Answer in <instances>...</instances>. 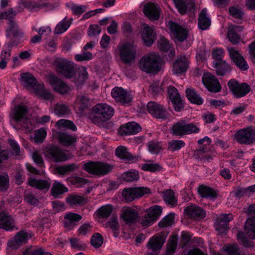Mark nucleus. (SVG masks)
<instances>
[{
  "instance_id": "7c9ffc66",
  "label": "nucleus",
  "mask_w": 255,
  "mask_h": 255,
  "mask_svg": "<svg viewBox=\"0 0 255 255\" xmlns=\"http://www.w3.org/2000/svg\"><path fill=\"white\" fill-rule=\"evenodd\" d=\"M65 200L71 206H82L87 202V198L85 196L75 193L68 194Z\"/></svg>"
},
{
  "instance_id": "864d4df0",
  "label": "nucleus",
  "mask_w": 255,
  "mask_h": 255,
  "mask_svg": "<svg viewBox=\"0 0 255 255\" xmlns=\"http://www.w3.org/2000/svg\"><path fill=\"white\" fill-rule=\"evenodd\" d=\"M138 172L136 170H131L125 172L122 175V178L125 181L132 182L139 179Z\"/></svg>"
},
{
  "instance_id": "f03ea898",
  "label": "nucleus",
  "mask_w": 255,
  "mask_h": 255,
  "mask_svg": "<svg viewBox=\"0 0 255 255\" xmlns=\"http://www.w3.org/2000/svg\"><path fill=\"white\" fill-rule=\"evenodd\" d=\"M161 64L162 60L159 55L150 53L141 57L139 67L144 72L155 74L161 70Z\"/></svg>"
},
{
  "instance_id": "393cba45",
  "label": "nucleus",
  "mask_w": 255,
  "mask_h": 255,
  "mask_svg": "<svg viewBox=\"0 0 255 255\" xmlns=\"http://www.w3.org/2000/svg\"><path fill=\"white\" fill-rule=\"evenodd\" d=\"M82 217L80 215L76 213L69 212L65 215L63 220L64 227L68 230H72L77 225L79 221Z\"/></svg>"
},
{
  "instance_id": "13d9d810",
  "label": "nucleus",
  "mask_w": 255,
  "mask_h": 255,
  "mask_svg": "<svg viewBox=\"0 0 255 255\" xmlns=\"http://www.w3.org/2000/svg\"><path fill=\"white\" fill-rule=\"evenodd\" d=\"M174 213H170L165 216L159 222V226L161 228H164L171 226L174 223Z\"/></svg>"
},
{
  "instance_id": "5701e85b",
  "label": "nucleus",
  "mask_w": 255,
  "mask_h": 255,
  "mask_svg": "<svg viewBox=\"0 0 255 255\" xmlns=\"http://www.w3.org/2000/svg\"><path fill=\"white\" fill-rule=\"evenodd\" d=\"M141 34L143 42L147 46H150L156 38L155 32L148 25H144Z\"/></svg>"
},
{
  "instance_id": "c03bdc74",
  "label": "nucleus",
  "mask_w": 255,
  "mask_h": 255,
  "mask_svg": "<svg viewBox=\"0 0 255 255\" xmlns=\"http://www.w3.org/2000/svg\"><path fill=\"white\" fill-rule=\"evenodd\" d=\"M209 149L207 147H203L194 151L193 156L195 158L203 161H210L212 157L208 154Z\"/></svg>"
},
{
  "instance_id": "2eb2a0df",
  "label": "nucleus",
  "mask_w": 255,
  "mask_h": 255,
  "mask_svg": "<svg viewBox=\"0 0 255 255\" xmlns=\"http://www.w3.org/2000/svg\"><path fill=\"white\" fill-rule=\"evenodd\" d=\"M48 78L50 85L55 92L61 95L68 94L71 92V88L56 75L50 74Z\"/></svg>"
},
{
  "instance_id": "f257e3e1",
  "label": "nucleus",
  "mask_w": 255,
  "mask_h": 255,
  "mask_svg": "<svg viewBox=\"0 0 255 255\" xmlns=\"http://www.w3.org/2000/svg\"><path fill=\"white\" fill-rule=\"evenodd\" d=\"M91 111L89 118L93 123L99 126H103L114 113L113 108L106 104H96L92 107Z\"/></svg>"
},
{
  "instance_id": "bf43d9fd",
  "label": "nucleus",
  "mask_w": 255,
  "mask_h": 255,
  "mask_svg": "<svg viewBox=\"0 0 255 255\" xmlns=\"http://www.w3.org/2000/svg\"><path fill=\"white\" fill-rule=\"evenodd\" d=\"M76 103L80 111L82 112L88 106L89 99L85 96H79L76 99Z\"/></svg>"
},
{
  "instance_id": "4d7b16f0",
  "label": "nucleus",
  "mask_w": 255,
  "mask_h": 255,
  "mask_svg": "<svg viewBox=\"0 0 255 255\" xmlns=\"http://www.w3.org/2000/svg\"><path fill=\"white\" fill-rule=\"evenodd\" d=\"M164 200L168 204L174 206L177 204V201L174 197V193L172 190H167L164 192Z\"/></svg>"
},
{
  "instance_id": "5fc2aeb1",
  "label": "nucleus",
  "mask_w": 255,
  "mask_h": 255,
  "mask_svg": "<svg viewBox=\"0 0 255 255\" xmlns=\"http://www.w3.org/2000/svg\"><path fill=\"white\" fill-rule=\"evenodd\" d=\"M21 5L29 9L30 11H37L40 9V2H37L31 0H21L20 2Z\"/></svg>"
},
{
  "instance_id": "8fccbe9b",
  "label": "nucleus",
  "mask_w": 255,
  "mask_h": 255,
  "mask_svg": "<svg viewBox=\"0 0 255 255\" xmlns=\"http://www.w3.org/2000/svg\"><path fill=\"white\" fill-rule=\"evenodd\" d=\"M70 110L66 104L57 103L54 107V113L55 115L62 117L69 115Z\"/></svg>"
},
{
  "instance_id": "4be33fe9",
  "label": "nucleus",
  "mask_w": 255,
  "mask_h": 255,
  "mask_svg": "<svg viewBox=\"0 0 255 255\" xmlns=\"http://www.w3.org/2000/svg\"><path fill=\"white\" fill-rule=\"evenodd\" d=\"M31 237L30 233L24 231H20L14 236L13 241H10L8 242V246L14 249H16L19 246L26 243Z\"/></svg>"
},
{
  "instance_id": "1a4fd4ad",
  "label": "nucleus",
  "mask_w": 255,
  "mask_h": 255,
  "mask_svg": "<svg viewBox=\"0 0 255 255\" xmlns=\"http://www.w3.org/2000/svg\"><path fill=\"white\" fill-rule=\"evenodd\" d=\"M162 208L154 205L148 209L139 218V222L143 226H151L161 215Z\"/></svg>"
},
{
  "instance_id": "774afa93",
  "label": "nucleus",
  "mask_w": 255,
  "mask_h": 255,
  "mask_svg": "<svg viewBox=\"0 0 255 255\" xmlns=\"http://www.w3.org/2000/svg\"><path fill=\"white\" fill-rule=\"evenodd\" d=\"M225 250L229 255H245L236 244L227 247Z\"/></svg>"
},
{
  "instance_id": "ddd939ff",
  "label": "nucleus",
  "mask_w": 255,
  "mask_h": 255,
  "mask_svg": "<svg viewBox=\"0 0 255 255\" xmlns=\"http://www.w3.org/2000/svg\"><path fill=\"white\" fill-rule=\"evenodd\" d=\"M120 56L122 61L126 64H129L133 61L135 57L136 48L129 43H125L119 46Z\"/></svg>"
},
{
  "instance_id": "37998d69",
  "label": "nucleus",
  "mask_w": 255,
  "mask_h": 255,
  "mask_svg": "<svg viewBox=\"0 0 255 255\" xmlns=\"http://www.w3.org/2000/svg\"><path fill=\"white\" fill-rule=\"evenodd\" d=\"M51 191L53 196L57 198L59 195L67 192L68 189L60 182L55 181L52 185Z\"/></svg>"
},
{
  "instance_id": "0eeeda50",
  "label": "nucleus",
  "mask_w": 255,
  "mask_h": 255,
  "mask_svg": "<svg viewBox=\"0 0 255 255\" xmlns=\"http://www.w3.org/2000/svg\"><path fill=\"white\" fill-rule=\"evenodd\" d=\"M45 158L52 162H61L69 158L68 154L62 149L54 145L48 146L44 152Z\"/></svg>"
},
{
  "instance_id": "79ce46f5",
  "label": "nucleus",
  "mask_w": 255,
  "mask_h": 255,
  "mask_svg": "<svg viewBox=\"0 0 255 255\" xmlns=\"http://www.w3.org/2000/svg\"><path fill=\"white\" fill-rule=\"evenodd\" d=\"M198 191L203 198L215 199L217 196V193L212 188L204 185H200Z\"/></svg>"
},
{
  "instance_id": "4468645a",
  "label": "nucleus",
  "mask_w": 255,
  "mask_h": 255,
  "mask_svg": "<svg viewBox=\"0 0 255 255\" xmlns=\"http://www.w3.org/2000/svg\"><path fill=\"white\" fill-rule=\"evenodd\" d=\"M142 11L145 16L151 21L158 20L161 13L159 5L157 3L151 2L144 4Z\"/></svg>"
},
{
  "instance_id": "3c124183",
  "label": "nucleus",
  "mask_w": 255,
  "mask_h": 255,
  "mask_svg": "<svg viewBox=\"0 0 255 255\" xmlns=\"http://www.w3.org/2000/svg\"><path fill=\"white\" fill-rule=\"evenodd\" d=\"M178 236L172 235L167 245V249L165 255H173L177 246Z\"/></svg>"
},
{
  "instance_id": "9b49d317",
  "label": "nucleus",
  "mask_w": 255,
  "mask_h": 255,
  "mask_svg": "<svg viewBox=\"0 0 255 255\" xmlns=\"http://www.w3.org/2000/svg\"><path fill=\"white\" fill-rule=\"evenodd\" d=\"M235 138L240 144H252L255 141V129L252 127L242 129L236 132Z\"/></svg>"
},
{
  "instance_id": "a19ab883",
  "label": "nucleus",
  "mask_w": 255,
  "mask_h": 255,
  "mask_svg": "<svg viewBox=\"0 0 255 255\" xmlns=\"http://www.w3.org/2000/svg\"><path fill=\"white\" fill-rule=\"evenodd\" d=\"M71 24V19H67L65 17L58 22L54 29L53 32L55 35H59L65 32L70 27Z\"/></svg>"
},
{
  "instance_id": "a18cd8bd",
  "label": "nucleus",
  "mask_w": 255,
  "mask_h": 255,
  "mask_svg": "<svg viewBox=\"0 0 255 255\" xmlns=\"http://www.w3.org/2000/svg\"><path fill=\"white\" fill-rule=\"evenodd\" d=\"M186 96L190 102L193 104L200 105L203 103L201 98L194 90L187 88L186 90Z\"/></svg>"
},
{
  "instance_id": "aec40b11",
  "label": "nucleus",
  "mask_w": 255,
  "mask_h": 255,
  "mask_svg": "<svg viewBox=\"0 0 255 255\" xmlns=\"http://www.w3.org/2000/svg\"><path fill=\"white\" fill-rule=\"evenodd\" d=\"M176 7L182 14L187 12H193L195 10L194 0H173Z\"/></svg>"
},
{
  "instance_id": "052dcab7",
  "label": "nucleus",
  "mask_w": 255,
  "mask_h": 255,
  "mask_svg": "<svg viewBox=\"0 0 255 255\" xmlns=\"http://www.w3.org/2000/svg\"><path fill=\"white\" fill-rule=\"evenodd\" d=\"M36 93L44 100H50L53 98L51 93L45 89L43 85H39L36 89Z\"/></svg>"
},
{
  "instance_id": "b1692460",
  "label": "nucleus",
  "mask_w": 255,
  "mask_h": 255,
  "mask_svg": "<svg viewBox=\"0 0 255 255\" xmlns=\"http://www.w3.org/2000/svg\"><path fill=\"white\" fill-rule=\"evenodd\" d=\"M186 214L193 219H202L206 216V212L201 207L195 205L187 206L184 209Z\"/></svg>"
},
{
  "instance_id": "49530a36",
  "label": "nucleus",
  "mask_w": 255,
  "mask_h": 255,
  "mask_svg": "<svg viewBox=\"0 0 255 255\" xmlns=\"http://www.w3.org/2000/svg\"><path fill=\"white\" fill-rule=\"evenodd\" d=\"M186 122L184 120L175 123L172 127V133L176 136L185 135Z\"/></svg>"
},
{
  "instance_id": "473e14b6",
  "label": "nucleus",
  "mask_w": 255,
  "mask_h": 255,
  "mask_svg": "<svg viewBox=\"0 0 255 255\" xmlns=\"http://www.w3.org/2000/svg\"><path fill=\"white\" fill-rule=\"evenodd\" d=\"M14 221L12 217L4 213H0V228L6 231L14 228Z\"/></svg>"
},
{
  "instance_id": "c9c22d12",
  "label": "nucleus",
  "mask_w": 255,
  "mask_h": 255,
  "mask_svg": "<svg viewBox=\"0 0 255 255\" xmlns=\"http://www.w3.org/2000/svg\"><path fill=\"white\" fill-rule=\"evenodd\" d=\"M141 130L140 126L136 123L131 122L126 124L121 128V134L124 135L134 134L139 132Z\"/></svg>"
},
{
  "instance_id": "e2e57ef3",
  "label": "nucleus",
  "mask_w": 255,
  "mask_h": 255,
  "mask_svg": "<svg viewBox=\"0 0 255 255\" xmlns=\"http://www.w3.org/2000/svg\"><path fill=\"white\" fill-rule=\"evenodd\" d=\"M237 239L246 248L254 247V242L250 241L245 237V234L242 231H239L237 234Z\"/></svg>"
},
{
  "instance_id": "2f4dec72",
  "label": "nucleus",
  "mask_w": 255,
  "mask_h": 255,
  "mask_svg": "<svg viewBox=\"0 0 255 255\" xmlns=\"http://www.w3.org/2000/svg\"><path fill=\"white\" fill-rule=\"evenodd\" d=\"M159 49L164 52H169L168 56L171 58L175 55V51L172 44L169 41L164 37H160V40L157 42Z\"/></svg>"
},
{
  "instance_id": "c756f323",
  "label": "nucleus",
  "mask_w": 255,
  "mask_h": 255,
  "mask_svg": "<svg viewBox=\"0 0 255 255\" xmlns=\"http://www.w3.org/2000/svg\"><path fill=\"white\" fill-rule=\"evenodd\" d=\"M57 138L59 142L64 146L68 147L77 141L75 135L69 134L67 132H59L57 134Z\"/></svg>"
},
{
  "instance_id": "9d476101",
  "label": "nucleus",
  "mask_w": 255,
  "mask_h": 255,
  "mask_svg": "<svg viewBox=\"0 0 255 255\" xmlns=\"http://www.w3.org/2000/svg\"><path fill=\"white\" fill-rule=\"evenodd\" d=\"M228 86L234 97L237 98L244 97L251 91L249 84L246 83H240L235 79L229 80Z\"/></svg>"
},
{
  "instance_id": "a211bd4d",
  "label": "nucleus",
  "mask_w": 255,
  "mask_h": 255,
  "mask_svg": "<svg viewBox=\"0 0 255 255\" xmlns=\"http://www.w3.org/2000/svg\"><path fill=\"white\" fill-rule=\"evenodd\" d=\"M203 81L206 88L211 92L217 93L221 90L219 80L211 73L204 74Z\"/></svg>"
},
{
  "instance_id": "423d86ee",
  "label": "nucleus",
  "mask_w": 255,
  "mask_h": 255,
  "mask_svg": "<svg viewBox=\"0 0 255 255\" xmlns=\"http://www.w3.org/2000/svg\"><path fill=\"white\" fill-rule=\"evenodd\" d=\"M244 211L250 216L245 225V233L247 236L254 240L255 239V204L245 207Z\"/></svg>"
},
{
  "instance_id": "338daca9",
  "label": "nucleus",
  "mask_w": 255,
  "mask_h": 255,
  "mask_svg": "<svg viewBox=\"0 0 255 255\" xmlns=\"http://www.w3.org/2000/svg\"><path fill=\"white\" fill-rule=\"evenodd\" d=\"M9 186V177L7 174L4 173L0 174V190L5 191Z\"/></svg>"
},
{
  "instance_id": "a878e982",
  "label": "nucleus",
  "mask_w": 255,
  "mask_h": 255,
  "mask_svg": "<svg viewBox=\"0 0 255 255\" xmlns=\"http://www.w3.org/2000/svg\"><path fill=\"white\" fill-rule=\"evenodd\" d=\"M189 62L185 56L178 57L173 65L174 74H181L185 72L188 68Z\"/></svg>"
},
{
  "instance_id": "dca6fc26",
  "label": "nucleus",
  "mask_w": 255,
  "mask_h": 255,
  "mask_svg": "<svg viewBox=\"0 0 255 255\" xmlns=\"http://www.w3.org/2000/svg\"><path fill=\"white\" fill-rule=\"evenodd\" d=\"M227 50L230 58L240 70L246 71L248 69L249 66L247 62L238 50L233 47H228Z\"/></svg>"
},
{
  "instance_id": "f704fd0d",
  "label": "nucleus",
  "mask_w": 255,
  "mask_h": 255,
  "mask_svg": "<svg viewBox=\"0 0 255 255\" xmlns=\"http://www.w3.org/2000/svg\"><path fill=\"white\" fill-rule=\"evenodd\" d=\"M50 182L46 180L36 179L32 178H29L28 179L29 186L41 190H48L50 186Z\"/></svg>"
},
{
  "instance_id": "c85d7f7f",
  "label": "nucleus",
  "mask_w": 255,
  "mask_h": 255,
  "mask_svg": "<svg viewBox=\"0 0 255 255\" xmlns=\"http://www.w3.org/2000/svg\"><path fill=\"white\" fill-rule=\"evenodd\" d=\"M233 219L232 214H223L217 217L215 222V227L217 231L226 230L228 228V224Z\"/></svg>"
},
{
  "instance_id": "f8f14e48",
  "label": "nucleus",
  "mask_w": 255,
  "mask_h": 255,
  "mask_svg": "<svg viewBox=\"0 0 255 255\" xmlns=\"http://www.w3.org/2000/svg\"><path fill=\"white\" fill-rule=\"evenodd\" d=\"M147 110L149 113L156 119L165 120L170 117V114L162 105L153 101L147 103Z\"/></svg>"
},
{
  "instance_id": "0e129e2a",
  "label": "nucleus",
  "mask_w": 255,
  "mask_h": 255,
  "mask_svg": "<svg viewBox=\"0 0 255 255\" xmlns=\"http://www.w3.org/2000/svg\"><path fill=\"white\" fill-rule=\"evenodd\" d=\"M107 223L108 224L109 227L114 232L115 237H117L119 235L118 231L120 227L117 218H111Z\"/></svg>"
},
{
  "instance_id": "f3484780",
  "label": "nucleus",
  "mask_w": 255,
  "mask_h": 255,
  "mask_svg": "<svg viewBox=\"0 0 255 255\" xmlns=\"http://www.w3.org/2000/svg\"><path fill=\"white\" fill-rule=\"evenodd\" d=\"M168 24L176 41L182 42L187 38L188 32L186 28L171 20L169 21Z\"/></svg>"
},
{
  "instance_id": "4c0bfd02",
  "label": "nucleus",
  "mask_w": 255,
  "mask_h": 255,
  "mask_svg": "<svg viewBox=\"0 0 255 255\" xmlns=\"http://www.w3.org/2000/svg\"><path fill=\"white\" fill-rule=\"evenodd\" d=\"M78 168V166L75 163L59 166L55 167L54 173L62 176L68 175Z\"/></svg>"
},
{
  "instance_id": "603ef678",
  "label": "nucleus",
  "mask_w": 255,
  "mask_h": 255,
  "mask_svg": "<svg viewBox=\"0 0 255 255\" xmlns=\"http://www.w3.org/2000/svg\"><path fill=\"white\" fill-rule=\"evenodd\" d=\"M113 207L111 205L108 204L103 206L97 210L98 215L103 218H108L112 214Z\"/></svg>"
},
{
  "instance_id": "cd10ccee",
  "label": "nucleus",
  "mask_w": 255,
  "mask_h": 255,
  "mask_svg": "<svg viewBox=\"0 0 255 255\" xmlns=\"http://www.w3.org/2000/svg\"><path fill=\"white\" fill-rule=\"evenodd\" d=\"M213 67L215 69L216 73L218 76L228 75L232 70L231 66L225 60L214 61Z\"/></svg>"
},
{
  "instance_id": "58836bf2",
  "label": "nucleus",
  "mask_w": 255,
  "mask_h": 255,
  "mask_svg": "<svg viewBox=\"0 0 255 255\" xmlns=\"http://www.w3.org/2000/svg\"><path fill=\"white\" fill-rule=\"evenodd\" d=\"M242 30V27L238 25L232 26L229 29L227 34L228 38L233 44L239 43L240 36L237 34V32Z\"/></svg>"
},
{
  "instance_id": "69168bd1",
  "label": "nucleus",
  "mask_w": 255,
  "mask_h": 255,
  "mask_svg": "<svg viewBox=\"0 0 255 255\" xmlns=\"http://www.w3.org/2000/svg\"><path fill=\"white\" fill-rule=\"evenodd\" d=\"M46 136V131L44 128L35 130L34 139L36 143H42Z\"/></svg>"
},
{
  "instance_id": "e433bc0d",
  "label": "nucleus",
  "mask_w": 255,
  "mask_h": 255,
  "mask_svg": "<svg viewBox=\"0 0 255 255\" xmlns=\"http://www.w3.org/2000/svg\"><path fill=\"white\" fill-rule=\"evenodd\" d=\"M210 25L211 19L207 15V9L204 8L201 10L199 15V27L203 30H206L210 27Z\"/></svg>"
},
{
  "instance_id": "72a5a7b5",
  "label": "nucleus",
  "mask_w": 255,
  "mask_h": 255,
  "mask_svg": "<svg viewBox=\"0 0 255 255\" xmlns=\"http://www.w3.org/2000/svg\"><path fill=\"white\" fill-rule=\"evenodd\" d=\"M7 24L8 27L6 30L7 37H8L10 35L16 38H21L23 36V32L20 29L14 21L9 20L7 22Z\"/></svg>"
},
{
  "instance_id": "6e6d98bb",
  "label": "nucleus",
  "mask_w": 255,
  "mask_h": 255,
  "mask_svg": "<svg viewBox=\"0 0 255 255\" xmlns=\"http://www.w3.org/2000/svg\"><path fill=\"white\" fill-rule=\"evenodd\" d=\"M87 78L88 73L87 71L84 69L79 72L77 77L76 76L74 78H73V81L78 87H79L83 84Z\"/></svg>"
},
{
  "instance_id": "412c9836",
  "label": "nucleus",
  "mask_w": 255,
  "mask_h": 255,
  "mask_svg": "<svg viewBox=\"0 0 255 255\" xmlns=\"http://www.w3.org/2000/svg\"><path fill=\"white\" fill-rule=\"evenodd\" d=\"M165 240L164 235L157 234L149 239L146 247L148 249L151 250L153 252H159L165 243Z\"/></svg>"
},
{
  "instance_id": "bb28decb",
  "label": "nucleus",
  "mask_w": 255,
  "mask_h": 255,
  "mask_svg": "<svg viewBox=\"0 0 255 255\" xmlns=\"http://www.w3.org/2000/svg\"><path fill=\"white\" fill-rule=\"evenodd\" d=\"M138 216L137 212L131 208H124L122 210L121 217L127 224L134 223Z\"/></svg>"
},
{
  "instance_id": "09e8293b",
  "label": "nucleus",
  "mask_w": 255,
  "mask_h": 255,
  "mask_svg": "<svg viewBox=\"0 0 255 255\" xmlns=\"http://www.w3.org/2000/svg\"><path fill=\"white\" fill-rule=\"evenodd\" d=\"M55 126L59 129H67L72 131H76L77 129L76 126L72 121L66 119L58 120L55 123Z\"/></svg>"
},
{
  "instance_id": "680f3d73",
  "label": "nucleus",
  "mask_w": 255,
  "mask_h": 255,
  "mask_svg": "<svg viewBox=\"0 0 255 255\" xmlns=\"http://www.w3.org/2000/svg\"><path fill=\"white\" fill-rule=\"evenodd\" d=\"M91 244L95 248H100L103 243V238L99 233H95L91 237Z\"/></svg>"
},
{
  "instance_id": "20e7f679",
  "label": "nucleus",
  "mask_w": 255,
  "mask_h": 255,
  "mask_svg": "<svg viewBox=\"0 0 255 255\" xmlns=\"http://www.w3.org/2000/svg\"><path fill=\"white\" fill-rule=\"evenodd\" d=\"M53 65L59 76L67 79H71L76 76L77 68L73 62L65 58H58L55 60Z\"/></svg>"
},
{
  "instance_id": "de8ad7c7",
  "label": "nucleus",
  "mask_w": 255,
  "mask_h": 255,
  "mask_svg": "<svg viewBox=\"0 0 255 255\" xmlns=\"http://www.w3.org/2000/svg\"><path fill=\"white\" fill-rule=\"evenodd\" d=\"M116 155L121 159L129 161L133 159L134 157L131 154L129 153L127 148L123 146L118 147L115 151Z\"/></svg>"
},
{
  "instance_id": "6ab92c4d",
  "label": "nucleus",
  "mask_w": 255,
  "mask_h": 255,
  "mask_svg": "<svg viewBox=\"0 0 255 255\" xmlns=\"http://www.w3.org/2000/svg\"><path fill=\"white\" fill-rule=\"evenodd\" d=\"M111 95L117 102L124 105L128 104L132 100L131 95L121 87H115L112 90Z\"/></svg>"
},
{
  "instance_id": "7ed1b4c3",
  "label": "nucleus",
  "mask_w": 255,
  "mask_h": 255,
  "mask_svg": "<svg viewBox=\"0 0 255 255\" xmlns=\"http://www.w3.org/2000/svg\"><path fill=\"white\" fill-rule=\"evenodd\" d=\"M10 117L11 119V122H13L15 128L20 126V127H18V128H24L28 129L30 122L28 117V110L25 106H15L12 110Z\"/></svg>"
},
{
  "instance_id": "6e6552de",
  "label": "nucleus",
  "mask_w": 255,
  "mask_h": 255,
  "mask_svg": "<svg viewBox=\"0 0 255 255\" xmlns=\"http://www.w3.org/2000/svg\"><path fill=\"white\" fill-rule=\"evenodd\" d=\"M150 193L151 190L147 187H131L125 188L123 190L122 196L126 202H129Z\"/></svg>"
},
{
  "instance_id": "ea45409f",
  "label": "nucleus",
  "mask_w": 255,
  "mask_h": 255,
  "mask_svg": "<svg viewBox=\"0 0 255 255\" xmlns=\"http://www.w3.org/2000/svg\"><path fill=\"white\" fill-rule=\"evenodd\" d=\"M21 82L26 87L35 88L37 80L36 78L29 73H23L20 74Z\"/></svg>"
},
{
  "instance_id": "39448f33",
  "label": "nucleus",
  "mask_w": 255,
  "mask_h": 255,
  "mask_svg": "<svg viewBox=\"0 0 255 255\" xmlns=\"http://www.w3.org/2000/svg\"><path fill=\"white\" fill-rule=\"evenodd\" d=\"M82 168L91 174L101 176L110 172L113 166L106 162L90 161L84 163Z\"/></svg>"
}]
</instances>
